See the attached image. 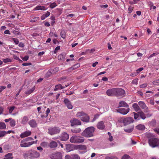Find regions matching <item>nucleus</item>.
<instances>
[{
  "label": "nucleus",
  "mask_w": 159,
  "mask_h": 159,
  "mask_svg": "<svg viewBox=\"0 0 159 159\" xmlns=\"http://www.w3.org/2000/svg\"><path fill=\"white\" fill-rule=\"evenodd\" d=\"M108 135L109 136V140L110 141H112V140H113V137L111 135V133L110 132H108Z\"/></svg>",
  "instance_id": "obj_51"
},
{
  "label": "nucleus",
  "mask_w": 159,
  "mask_h": 159,
  "mask_svg": "<svg viewBox=\"0 0 159 159\" xmlns=\"http://www.w3.org/2000/svg\"><path fill=\"white\" fill-rule=\"evenodd\" d=\"M149 145L152 148L159 146V139L157 138H152L148 139Z\"/></svg>",
  "instance_id": "obj_3"
},
{
  "label": "nucleus",
  "mask_w": 159,
  "mask_h": 159,
  "mask_svg": "<svg viewBox=\"0 0 159 159\" xmlns=\"http://www.w3.org/2000/svg\"><path fill=\"white\" fill-rule=\"evenodd\" d=\"M23 140L26 142V141H28L29 142L32 141L33 140V139L31 137H28Z\"/></svg>",
  "instance_id": "obj_46"
},
{
  "label": "nucleus",
  "mask_w": 159,
  "mask_h": 159,
  "mask_svg": "<svg viewBox=\"0 0 159 159\" xmlns=\"http://www.w3.org/2000/svg\"><path fill=\"white\" fill-rule=\"evenodd\" d=\"M154 131L159 135V128L154 129Z\"/></svg>",
  "instance_id": "obj_61"
},
{
  "label": "nucleus",
  "mask_w": 159,
  "mask_h": 159,
  "mask_svg": "<svg viewBox=\"0 0 159 159\" xmlns=\"http://www.w3.org/2000/svg\"><path fill=\"white\" fill-rule=\"evenodd\" d=\"M134 115V118L136 120L137 119L139 116V114H138V113H136L135 112H134L133 113Z\"/></svg>",
  "instance_id": "obj_48"
},
{
  "label": "nucleus",
  "mask_w": 159,
  "mask_h": 159,
  "mask_svg": "<svg viewBox=\"0 0 159 159\" xmlns=\"http://www.w3.org/2000/svg\"><path fill=\"white\" fill-rule=\"evenodd\" d=\"M58 71V68H55L54 69H49L46 74L45 77V78H48L52 75L55 74Z\"/></svg>",
  "instance_id": "obj_7"
},
{
  "label": "nucleus",
  "mask_w": 159,
  "mask_h": 159,
  "mask_svg": "<svg viewBox=\"0 0 159 159\" xmlns=\"http://www.w3.org/2000/svg\"><path fill=\"white\" fill-rule=\"evenodd\" d=\"M45 7L44 6H38L36 7L34 9L36 10H47Z\"/></svg>",
  "instance_id": "obj_27"
},
{
  "label": "nucleus",
  "mask_w": 159,
  "mask_h": 159,
  "mask_svg": "<svg viewBox=\"0 0 159 159\" xmlns=\"http://www.w3.org/2000/svg\"><path fill=\"white\" fill-rule=\"evenodd\" d=\"M6 128V125L4 122L0 123V129H4Z\"/></svg>",
  "instance_id": "obj_40"
},
{
  "label": "nucleus",
  "mask_w": 159,
  "mask_h": 159,
  "mask_svg": "<svg viewBox=\"0 0 159 159\" xmlns=\"http://www.w3.org/2000/svg\"><path fill=\"white\" fill-rule=\"evenodd\" d=\"M40 145L43 148H47L49 147V143L46 142H43L40 143Z\"/></svg>",
  "instance_id": "obj_33"
},
{
  "label": "nucleus",
  "mask_w": 159,
  "mask_h": 159,
  "mask_svg": "<svg viewBox=\"0 0 159 159\" xmlns=\"http://www.w3.org/2000/svg\"><path fill=\"white\" fill-rule=\"evenodd\" d=\"M65 54H61L58 55V58L59 60L64 61L65 60Z\"/></svg>",
  "instance_id": "obj_35"
},
{
  "label": "nucleus",
  "mask_w": 159,
  "mask_h": 159,
  "mask_svg": "<svg viewBox=\"0 0 159 159\" xmlns=\"http://www.w3.org/2000/svg\"><path fill=\"white\" fill-rule=\"evenodd\" d=\"M136 127L137 129L140 130H144L145 128L144 125L142 124H140L136 126Z\"/></svg>",
  "instance_id": "obj_37"
},
{
  "label": "nucleus",
  "mask_w": 159,
  "mask_h": 159,
  "mask_svg": "<svg viewBox=\"0 0 159 159\" xmlns=\"http://www.w3.org/2000/svg\"><path fill=\"white\" fill-rule=\"evenodd\" d=\"M57 6L56 3L55 2L52 3L50 5V7L51 8H53Z\"/></svg>",
  "instance_id": "obj_49"
},
{
  "label": "nucleus",
  "mask_w": 159,
  "mask_h": 159,
  "mask_svg": "<svg viewBox=\"0 0 159 159\" xmlns=\"http://www.w3.org/2000/svg\"><path fill=\"white\" fill-rule=\"evenodd\" d=\"M156 124V121L155 120H152L150 122V125L152 126H155Z\"/></svg>",
  "instance_id": "obj_43"
},
{
  "label": "nucleus",
  "mask_w": 159,
  "mask_h": 159,
  "mask_svg": "<svg viewBox=\"0 0 159 159\" xmlns=\"http://www.w3.org/2000/svg\"><path fill=\"white\" fill-rule=\"evenodd\" d=\"M124 107L129 108L128 105L124 101H122L120 102L118 107Z\"/></svg>",
  "instance_id": "obj_21"
},
{
  "label": "nucleus",
  "mask_w": 159,
  "mask_h": 159,
  "mask_svg": "<svg viewBox=\"0 0 159 159\" xmlns=\"http://www.w3.org/2000/svg\"><path fill=\"white\" fill-rule=\"evenodd\" d=\"M132 107L136 112L140 110L138 104L136 103H134L132 105Z\"/></svg>",
  "instance_id": "obj_26"
},
{
  "label": "nucleus",
  "mask_w": 159,
  "mask_h": 159,
  "mask_svg": "<svg viewBox=\"0 0 159 159\" xmlns=\"http://www.w3.org/2000/svg\"><path fill=\"white\" fill-rule=\"evenodd\" d=\"M134 121V120L133 118L130 117L124 118L123 120V123L125 125H126L133 123Z\"/></svg>",
  "instance_id": "obj_10"
},
{
  "label": "nucleus",
  "mask_w": 159,
  "mask_h": 159,
  "mask_svg": "<svg viewBox=\"0 0 159 159\" xmlns=\"http://www.w3.org/2000/svg\"><path fill=\"white\" fill-rule=\"evenodd\" d=\"M61 37L65 39L66 37V33L64 30L61 31Z\"/></svg>",
  "instance_id": "obj_42"
},
{
  "label": "nucleus",
  "mask_w": 159,
  "mask_h": 159,
  "mask_svg": "<svg viewBox=\"0 0 159 159\" xmlns=\"http://www.w3.org/2000/svg\"><path fill=\"white\" fill-rule=\"evenodd\" d=\"M152 83L155 85H157L159 84V80H154Z\"/></svg>",
  "instance_id": "obj_54"
},
{
  "label": "nucleus",
  "mask_w": 159,
  "mask_h": 159,
  "mask_svg": "<svg viewBox=\"0 0 159 159\" xmlns=\"http://www.w3.org/2000/svg\"><path fill=\"white\" fill-rule=\"evenodd\" d=\"M70 141L72 143H82L84 141V139L79 136H74L70 138Z\"/></svg>",
  "instance_id": "obj_5"
},
{
  "label": "nucleus",
  "mask_w": 159,
  "mask_h": 159,
  "mask_svg": "<svg viewBox=\"0 0 159 159\" xmlns=\"http://www.w3.org/2000/svg\"><path fill=\"white\" fill-rule=\"evenodd\" d=\"M50 13L48 11H47L46 13L45 14H44V15L46 17H47L50 16Z\"/></svg>",
  "instance_id": "obj_60"
},
{
  "label": "nucleus",
  "mask_w": 159,
  "mask_h": 159,
  "mask_svg": "<svg viewBox=\"0 0 159 159\" xmlns=\"http://www.w3.org/2000/svg\"><path fill=\"white\" fill-rule=\"evenodd\" d=\"M6 88V86H0V93Z\"/></svg>",
  "instance_id": "obj_58"
},
{
  "label": "nucleus",
  "mask_w": 159,
  "mask_h": 159,
  "mask_svg": "<svg viewBox=\"0 0 159 159\" xmlns=\"http://www.w3.org/2000/svg\"><path fill=\"white\" fill-rule=\"evenodd\" d=\"M122 159H132L130 158V157L127 154L124 155L122 157Z\"/></svg>",
  "instance_id": "obj_45"
},
{
  "label": "nucleus",
  "mask_w": 159,
  "mask_h": 159,
  "mask_svg": "<svg viewBox=\"0 0 159 159\" xmlns=\"http://www.w3.org/2000/svg\"><path fill=\"white\" fill-rule=\"evenodd\" d=\"M143 70V67L140 68L138 69H137V70H136V73L138 74L140 71H141Z\"/></svg>",
  "instance_id": "obj_55"
},
{
  "label": "nucleus",
  "mask_w": 159,
  "mask_h": 159,
  "mask_svg": "<svg viewBox=\"0 0 159 159\" xmlns=\"http://www.w3.org/2000/svg\"><path fill=\"white\" fill-rule=\"evenodd\" d=\"M89 116L85 113L82 117H81V120L84 122L88 123L89 121Z\"/></svg>",
  "instance_id": "obj_18"
},
{
  "label": "nucleus",
  "mask_w": 159,
  "mask_h": 159,
  "mask_svg": "<svg viewBox=\"0 0 159 159\" xmlns=\"http://www.w3.org/2000/svg\"><path fill=\"white\" fill-rule=\"evenodd\" d=\"M39 20V17H36L33 18V19L31 20L30 21L31 22L33 23L35 22L37 20Z\"/></svg>",
  "instance_id": "obj_47"
},
{
  "label": "nucleus",
  "mask_w": 159,
  "mask_h": 159,
  "mask_svg": "<svg viewBox=\"0 0 159 159\" xmlns=\"http://www.w3.org/2000/svg\"><path fill=\"white\" fill-rule=\"evenodd\" d=\"M28 124L32 128H36L37 126V124L35 120L34 119H32L29 121Z\"/></svg>",
  "instance_id": "obj_16"
},
{
  "label": "nucleus",
  "mask_w": 159,
  "mask_h": 159,
  "mask_svg": "<svg viewBox=\"0 0 159 159\" xmlns=\"http://www.w3.org/2000/svg\"><path fill=\"white\" fill-rule=\"evenodd\" d=\"M138 114H139V116L143 120L145 119L146 117L144 113L142 111H140L138 112Z\"/></svg>",
  "instance_id": "obj_30"
},
{
  "label": "nucleus",
  "mask_w": 159,
  "mask_h": 159,
  "mask_svg": "<svg viewBox=\"0 0 159 159\" xmlns=\"http://www.w3.org/2000/svg\"><path fill=\"white\" fill-rule=\"evenodd\" d=\"M32 64L30 63H24L22 64V65L23 66H27L31 65Z\"/></svg>",
  "instance_id": "obj_62"
},
{
  "label": "nucleus",
  "mask_w": 159,
  "mask_h": 159,
  "mask_svg": "<svg viewBox=\"0 0 159 159\" xmlns=\"http://www.w3.org/2000/svg\"><path fill=\"white\" fill-rule=\"evenodd\" d=\"M61 129L58 127H54L48 129V133L52 135L59 133L60 132Z\"/></svg>",
  "instance_id": "obj_4"
},
{
  "label": "nucleus",
  "mask_w": 159,
  "mask_h": 159,
  "mask_svg": "<svg viewBox=\"0 0 159 159\" xmlns=\"http://www.w3.org/2000/svg\"><path fill=\"white\" fill-rule=\"evenodd\" d=\"M50 112V109L48 108L46 110V117L48 116V114Z\"/></svg>",
  "instance_id": "obj_64"
},
{
  "label": "nucleus",
  "mask_w": 159,
  "mask_h": 159,
  "mask_svg": "<svg viewBox=\"0 0 159 159\" xmlns=\"http://www.w3.org/2000/svg\"><path fill=\"white\" fill-rule=\"evenodd\" d=\"M138 104L140 107L142 109H146L147 110L146 111V112L148 111V108L147 107L145 104L142 101H139L138 102Z\"/></svg>",
  "instance_id": "obj_19"
},
{
  "label": "nucleus",
  "mask_w": 159,
  "mask_h": 159,
  "mask_svg": "<svg viewBox=\"0 0 159 159\" xmlns=\"http://www.w3.org/2000/svg\"><path fill=\"white\" fill-rule=\"evenodd\" d=\"M39 156V153L34 150L30 151L28 153L24 154V157L26 159H34L38 158Z\"/></svg>",
  "instance_id": "obj_2"
},
{
  "label": "nucleus",
  "mask_w": 159,
  "mask_h": 159,
  "mask_svg": "<svg viewBox=\"0 0 159 159\" xmlns=\"http://www.w3.org/2000/svg\"><path fill=\"white\" fill-rule=\"evenodd\" d=\"M6 131L0 130V137L4 136L6 134Z\"/></svg>",
  "instance_id": "obj_44"
},
{
  "label": "nucleus",
  "mask_w": 159,
  "mask_h": 159,
  "mask_svg": "<svg viewBox=\"0 0 159 159\" xmlns=\"http://www.w3.org/2000/svg\"><path fill=\"white\" fill-rule=\"evenodd\" d=\"M115 88L109 89L106 92L107 94L109 96H115Z\"/></svg>",
  "instance_id": "obj_14"
},
{
  "label": "nucleus",
  "mask_w": 159,
  "mask_h": 159,
  "mask_svg": "<svg viewBox=\"0 0 159 159\" xmlns=\"http://www.w3.org/2000/svg\"><path fill=\"white\" fill-rule=\"evenodd\" d=\"M95 128L93 126L89 127L86 128L82 133V135L86 137L93 136Z\"/></svg>",
  "instance_id": "obj_1"
},
{
  "label": "nucleus",
  "mask_w": 159,
  "mask_h": 159,
  "mask_svg": "<svg viewBox=\"0 0 159 159\" xmlns=\"http://www.w3.org/2000/svg\"><path fill=\"white\" fill-rule=\"evenodd\" d=\"M29 120L28 117L26 116H24L21 120V123L22 124H25Z\"/></svg>",
  "instance_id": "obj_23"
},
{
  "label": "nucleus",
  "mask_w": 159,
  "mask_h": 159,
  "mask_svg": "<svg viewBox=\"0 0 159 159\" xmlns=\"http://www.w3.org/2000/svg\"><path fill=\"white\" fill-rule=\"evenodd\" d=\"M71 131L74 133L77 134L81 132V130L80 128H76L71 129Z\"/></svg>",
  "instance_id": "obj_24"
},
{
  "label": "nucleus",
  "mask_w": 159,
  "mask_h": 159,
  "mask_svg": "<svg viewBox=\"0 0 159 159\" xmlns=\"http://www.w3.org/2000/svg\"><path fill=\"white\" fill-rule=\"evenodd\" d=\"M115 96L123 97L125 96V91L123 89L120 88H115Z\"/></svg>",
  "instance_id": "obj_6"
},
{
  "label": "nucleus",
  "mask_w": 159,
  "mask_h": 159,
  "mask_svg": "<svg viewBox=\"0 0 159 159\" xmlns=\"http://www.w3.org/2000/svg\"><path fill=\"white\" fill-rule=\"evenodd\" d=\"M85 113L83 112V111H80V112H77L76 115V116L77 117H82L84 115H85Z\"/></svg>",
  "instance_id": "obj_34"
},
{
  "label": "nucleus",
  "mask_w": 159,
  "mask_h": 159,
  "mask_svg": "<svg viewBox=\"0 0 159 159\" xmlns=\"http://www.w3.org/2000/svg\"><path fill=\"white\" fill-rule=\"evenodd\" d=\"M72 146V144H70L66 145V149L68 152H70L73 150Z\"/></svg>",
  "instance_id": "obj_31"
},
{
  "label": "nucleus",
  "mask_w": 159,
  "mask_h": 159,
  "mask_svg": "<svg viewBox=\"0 0 159 159\" xmlns=\"http://www.w3.org/2000/svg\"><path fill=\"white\" fill-rule=\"evenodd\" d=\"M97 128L100 129H103L105 128V125L103 121L99 122L97 125Z\"/></svg>",
  "instance_id": "obj_22"
},
{
  "label": "nucleus",
  "mask_w": 159,
  "mask_h": 159,
  "mask_svg": "<svg viewBox=\"0 0 159 159\" xmlns=\"http://www.w3.org/2000/svg\"><path fill=\"white\" fill-rule=\"evenodd\" d=\"M34 143V141H31L26 142L23 139L20 142V146L22 147H29Z\"/></svg>",
  "instance_id": "obj_8"
},
{
  "label": "nucleus",
  "mask_w": 159,
  "mask_h": 159,
  "mask_svg": "<svg viewBox=\"0 0 159 159\" xmlns=\"http://www.w3.org/2000/svg\"><path fill=\"white\" fill-rule=\"evenodd\" d=\"M118 112L123 115H126L128 113L129 111V108H128L127 109L124 108H119L117 110Z\"/></svg>",
  "instance_id": "obj_15"
},
{
  "label": "nucleus",
  "mask_w": 159,
  "mask_h": 159,
  "mask_svg": "<svg viewBox=\"0 0 159 159\" xmlns=\"http://www.w3.org/2000/svg\"><path fill=\"white\" fill-rule=\"evenodd\" d=\"M10 125L11 127H14L15 125V121L13 119H11L10 120Z\"/></svg>",
  "instance_id": "obj_41"
},
{
  "label": "nucleus",
  "mask_w": 159,
  "mask_h": 159,
  "mask_svg": "<svg viewBox=\"0 0 159 159\" xmlns=\"http://www.w3.org/2000/svg\"><path fill=\"white\" fill-rule=\"evenodd\" d=\"M69 135L66 132L62 133L61 135L60 136V139L62 141H66L69 139Z\"/></svg>",
  "instance_id": "obj_12"
},
{
  "label": "nucleus",
  "mask_w": 159,
  "mask_h": 159,
  "mask_svg": "<svg viewBox=\"0 0 159 159\" xmlns=\"http://www.w3.org/2000/svg\"><path fill=\"white\" fill-rule=\"evenodd\" d=\"M80 66V64L79 63H77L73 66L69 68V70L70 71H72L77 68L79 67Z\"/></svg>",
  "instance_id": "obj_25"
},
{
  "label": "nucleus",
  "mask_w": 159,
  "mask_h": 159,
  "mask_svg": "<svg viewBox=\"0 0 159 159\" xmlns=\"http://www.w3.org/2000/svg\"><path fill=\"white\" fill-rule=\"evenodd\" d=\"M65 88L64 87H63L61 84H58L57 85L55 86V88L54 89V91H56L58 89H62Z\"/></svg>",
  "instance_id": "obj_29"
},
{
  "label": "nucleus",
  "mask_w": 159,
  "mask_h": 159,
  "mask_svg": "<svg viewBox=\"0 0 159 159\" xmlns=\"http://www.w3.org/2000/svg\"><path fill=\"white\" fill-rule=\"evenodd\" d=\"M3 61L5 63H7L8 62H11V60L9 58H7L5 59H4L3 60Z\"/></svg>",
  "instance_id": "obj_50"
},
{
  "label": "nucleus",
  "mask_w": 159,
  "mask_h": 159,
  "mask_svg": "<svg viewBox=\"0 0 159 159\" xmlns=\"http://www.w3.org/2000/svg\"><path fill=\"white\" fill-rule=\"evenodd\" d=\"M57 146V143L55 141H51L49 144V147L51 148H56Z\"/></svg>",
  "instance_id": "obj_20"
},
{
  "label": "nucleus",
  "mask_w": 159,
  "mask_h": 159,
  "mask_svg": "<svg viewBox=\"0 0 159 159\" xmlns=\"http://www.w3.org/2000/svg\"><path fill=\"white\" fill-rule=\"evenodd\" d=\"M31 134V132L30 131H27L22 133L20 134V136L21 138H24L30 135Z\"/></svg>",
  "instance_id": "obj_17"
},
{
  "label": "nucleus",
  "mask_w": 159,
  "mask_h": 159,
  "mask_svg": "<svg viewBox=\"0 0 159 159\" xmlns=\"http://www.w3.org/2000/svg\"><path fill=\"white\" fill-rule=\"evenodd\" d=\"M64 159H72L71 156V154L70 156L69 155H66Z\"/></svg>",
  "instance_id": "obj_52"
},
{
  "label": "nucleus",
  "mask_w": 159,
  "mask_h": 159,
  "mask_svg": "<svg viewBox=\"0 0 159 159\" xmlns=\"http://www.w3.org/2000/svg\"><path fill=\"white\" fill-rule=\"evenodd\" d=\"M35 89V87H33L31 89L25 92V93L29 95L32 93Z\"/></svg>",
  "instance_id": "obj_39"
},
{
  "label": "nucleus",
  "mask_w": 159,
  "mask_h": 159,
  "mask_svg": "<svg viewBox=\"0 0 159 159\" xmlns=\"http://www.w3.org/2000/svg\"><path fill=\"white\" fill-rule=\"evenodd\" d=\"M13 40L14 42L16 44H17L19 43V40L15 38H13Z\"/></svg>",
  "instance_id": "obj_56"
},
{
  "label": "nucleus",
  "mask_w": 159,
  "mask_h": 159,
  "mask_svg": "<svg viewBox=\"0 0 159 159\" xmlns=\"http://www.w3.org/2000/svg\"><path fill=\"white\" fill-rule=\"evenodd\" d=\"M77 148L80 150H86L87 149V147L85 145H79L77 146Z\"/></svg>",
  "instance_id": "obj_32"
},
{
  "label": "nucleus",
  "mask_w": 159,
  "mask_h": 159,
  "mask_svg": "<svg viewBox=\"0 0 159 159\" xmlns=\"http://www.w3.org/2000/svg\"><path fill=\"white\" fill-rule=\"evenodd\" d=\"M64 102L67 108L69 109H71L73 108V106L71 103V102L67 98L64 99Z\"/></svg>",
  "instance_id": "obj_13"
},
{
  "label": "nucleus",
  "mask_w": 159,
  "mask_h": 159,
  "mask_svg": "<svg viewBox=\"0 0 159 159\" xmlns=\"http://www.w3.org/2000/svg\"><path fill=\"white\" fill-rule=\"evenodd\" d=\"M15 108V107L14 106H12L10 108V109L9 110V112L10 114L12 112V111Z\"/></svg>",
  "instance_id": "obj_53"
},
{
  "label": "nucleus",
  "mask_w": 159,
  "mask_h": 159,
  "mask_svg": "<svg viewBox=\"0 0 159 159\" xmlns=\"http://www.w3.org/2000/svg\"><path fill=\"white\" fill-rule=\"evenodd\" d=\"M72 159H80V156L77 154H71Z\"/></svg>",
  "instance_id": "obj_38"
},
{
  "label": "nucleus",
  "mask_w": 159,
  "mask_h": 159,
  "mask_svg": "<svg viewBox=\"0 0 159 159\" xmlns=\"http://www.w3.org/2000/svg\"><path fill=\"white\" fill-rule=\"evenodd\" d=\"M70 125L71 126L75 125H80L81 124V122L79 120L74 118L70 120Z\"/></svg>",
  "instance_id": "obj_9"
},
{
  "label": "nucleus",
  "mask_w": 159,
  "mask_h": 159,
  "mask_svg": "<svg viewBox=\"0 0 159 159\" xmlns=\"http://www.w3.org/2000/svg\"><path fill=\"white\" fill-rule=\"evenodd\" d=\"M50 157L52 159H62V155L61 153L57 152L51 155Z\"/></svg>",
  "instance_id": "obj_11"
},
{
  "label": "nucleus",
  "mask_w": 159,
  "mask_h": 159,
  "mask_svg": "<svg viewBox=\"0 0 159 159\" xmlns=\"http://www.w3.org/2000/svg\"><path fill=\"white\" fill-rule=\"evenodd\" d=\"M12 154L11 153H9L5 156L4 158L3 159H13Z\"/></svg>",
  "instance_id": "obj_28"
},
{
  "label": "nucleus",
  "mask_w": 159,
  "mask_h": 159,
  "mask_svg": "<svg viewBox=\"0 0 159 159\" xmlns=\"http://www.w3.org/2000/svg\"><path fill=\"white\" fill-rule=\"evenodd\" d=\"M134 128V126H131V128H129L126 129H124V130L125 132L130 133L132 132Z\"/></svg>",
  "instance_id": "obj_36"
},
{
  "label": "nucleus",
  "mask_w": 159,
  "mask_h": 159,
  "mask_svg": "<svg viewBox=\"0 0 159 159\" xmlns=\"http://www.w3.org/2000/svg\"><path fill=\"white\" fill-rule=\"evenodd\" d=\"M29 58V56H26L22 58L23 61H27L28 60Z\"/></svg>",
  "instance_id": "obj_57"
},
{
  "label": "nucleus",
  "mask_w": 159,
  "mask_h": 159,
  "mask_svg": "<svg viewBox=\"0 0 159 159\" xmlns=\"http://www.w3.org/2000/svg\"><path fill=\"white\" fill-rule=\"evenodd\" d=\"M37 149L38 150L40 151V152H42L43 150V148L41 146L38 147L37 148Z\"/></svg>",
  "instance_id": "obj_63"
},
{
  "label": "nucleus",
  "mask_w": 159,
  "mask_h": 159,
  "mask_svg": "<svg viewBox=\"0 0 159 159\" xmlns=\"http://www.w3.org/2000/svg\"><path fill=\"white\" fill-rule=\"evenodd\" d=\"M147 85V84L145 83L140 85V87L141 88H144L146 87Z\"/></svg>",
  "instance_id": "obj_59"
}]
</instances>
